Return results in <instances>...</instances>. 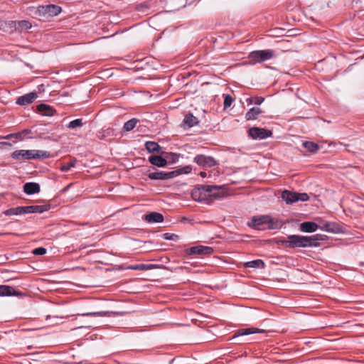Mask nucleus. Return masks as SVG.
<instances>
[{
	"label": "nucleus",
	"mask_w": 364,
	"mask_h": 364,
	"mask_svg": "<svg viewBox=\"0 0 364 364\" xmlns=\"http://www.w3.org/2000/svg\"><path fill=\"white\" fill-rule=\"evenodd\" d=\"M11 156L12 159L18 161L32 159L36 160L41 159H47L50 156V154L46 151L42 150L21 149L14 151V152H12Z\"/></svg>",
	"instance_id": "1"
},
{
	"label": "nucleus",
	"mask_w": 364,
	"mask_h": 364,
	"mask_svg": "<svg viewBox=\"0 0 364 364\" xmlns=\"http://www.w3.org/2000/svg\"><path fill=\"white\" fill-rule=\"evenodd\" d=\"M218 187L215 186L203 185L194 188L191 192V197L196 201H205L208 197L214 196V193H212L214 190H218Z\"/></svg>",
	"instance_id": "2"
},
{
	"label": "nucleus",
	"mask_w": 364,
	"mask_h": 364,
	"mask_svg": "<svg viewBox=\"0 0 364 364\" xmlns=\"http://www.w3.org/2000/svg\"><path fill=\"white\" fill-rule=\"evenodd\" d=\"M279 243L289 248L308 247L307 236L291 235L287 240H282Z\"/></svg>",
	"instance_id": "3"
},
{
	"label": "nucleus",
	"mask_w": 364,
	"mask_h": 364,
	"mask_svg": "<svg viewBox=\"0 0 364 364\" xmlns=\"http://www.w3.org/2000/svg\"><path fill=\"white\" fill-rule=\"evenodd\" d=\"M281 197L287 204H292L297 201L305 202L309 199V196L306 193H296L288 190H284L282 193Z\"/></svg>",
	"instance_id": "4"
},
{
	"label": "nucleus",
	"mask_w": 364,
	"mask_h": 364,
	"mask_svg": "<svg viewBox=\"0 0 364 364\" xmlns=\"http://www.w3.org/2000/svg\"><path fill=\"white\" fill-rule=\"evenodd\" d=\"M274 57V51L272 50H259L251 52L249 54V59L255 63H262Z\"/></svg>",
	"instance_id": "5"
},
{
	"label": "nucleus",
	"mask_w": 364,
	"mask_h": 364,
	"mask_svg": "<svg viewBox=\"0 0 364 364\" xmlns=\"http://www.w3.org/2000/svg\"><path fill=\"white\" fill-rule=\"evenodd\" d=\"M266 224L268 225L269 229L274 228L272 220L269 215L255 216L247 223L249 227L257 230H259L260 226Z\"/></svg>",
	"instance_id": "6"
},
{
	"label": "nucleus",
	"mask_w": 364,
	"mask_h": 364,
	"mask_svg": "<svg viewBox=\"0 0 364 364\" xmlns=\"http://www.w3.org/2000/svg\"><path fill=\"white\" fill-rule=\"evenodd\" d=\"M272 134V131L264 128L252 127L248 130V136L253 139H264Z\"/></svg>",
	"instance_id": "7"
},
{
	"label": "nucleus",
	"mask_w": 364,
	"mask_h": 364,
	"mask_svg": "<svg viewBox=\"0 0 364 364\" xmlns=\"http://www.w3.org/2000/svg\"><path fill=\"white\" fill-rule=\"evenodd\" d=\"M38 11L43 16L48 15L49 16H55L61 12L62 9L60 6L55 4H48L46 6H40L38 8Z\"/></svg>",
	"instance_id": "8"
},
{
	"label": "nucleus",
	"mask_w": 364,
	"mask_h": 364,
	"mask_svg": "<svg viewBox=\"0 0 364 364\" xmlns=\"http://www.w3.org/2000/svg\"><path fill=\"white\" fill-rule=\"evenodd\" d=\"M193 161L202 167H213L218 164L214 158L203 154L196 156Z\"/></svg>",
	"instance_id": "9"
},
{
	"label": "nucleus",
	"mask_w": 364,
	"mask_h": 364,
	"mask_svg": "<svg viewBox=\"0 0 364 364\" xmlns=\"http://www.w3.org/2000/svg\"><path fill=\"white\" fill-rule=\"evenodd\" d=\"M213 252V249L211 247L203 246V245H197L194 247H191L187 249L186 252L189 255H210Z\"/></svg>",
	"instance_id": "10"
},
{
	"label": "nucleus",
	"mask_w": 364,
	"mask_h": 364,
	"mask_svg": "<svg viewBox=\"0 0 364 364\" xmlns=\"http://www.w3.org/2000/svg\"><path fill=\"white\" fill-rule=\"evenodd\" d=\"M177 171H173L169 172H164L161 171H157L151 172L148 174V177L151 180H166L173 178L178 175Z\"/></svg>",
	"instance_id": "11"
},
{
	"label": "nucleus",
	"mask_w": 364,
	"mask_h": 364,
	"mask_svg": "<svg viewBox=\"0 0 364 364\" xmlns=\"http://www.w3.org/2000/svg\"><path fill=\"white\" fill-rule=\"evenodd\" d=\"M37 97L38 95L36 92H31L18 97L16 99V103L18 105H27L32 103L37 98Z\"/></svg>",
	"instance_id": "12"
},
{
	"label": "nucleus",
	"mask_w": 364,
	"mask_h": 364,
	"mask_svg": "<svg viewBox=\"0 0 364 364\" xmlns=\"http://www.w3.org/2000/svg\"><path fill=\"white\" fill-rule=\"evenodd\" d=\"M50 209L49 205H35L23 206L24 214L27 213H42Z\"/></svg>",
	"instance_id": "13"
},
{
	"label": "nucleus",
	"mask_w": 364,
	"mask_h": 364,
	"mask_svg": "<svg viewBox=\"0 0 364 364\" xmlns=\"http://www.w3.org/2000/svg\"><path fill=\"white\" fill-rule=\"evenodd\" d=\"M23 293L16 290L13 287L8 285H0V296H21Z\"/></svg>",
	"instance_id": "14"
},
{
	"label": "nucleus",
	"mask_w": 364,
	"mask_h": 364,
	"mask_svg": "<svg viewBox=\"0 0 364 364\" xmlns=\"http://www.w3.org/2000/svg\"><path fill=\"white\" fill-rule=\"evenodd\" d=\"M144 220L149 223H160L164 221V215L157 212H151L144 215Z\"/></svg>",
	"instance_id": "15"
},
{
	"label": "nucleus",
	"mask_w": 364,
	"mask_h": 364,
	"mask_svg": "<svg viewBox=\"0 0 364 364\" xmlns=\"http://www.w3.org/2000/svg\"><path fill=\"white\" fill-rule=\"evenodd\" d=\"M326 236L321 234H316L311 236H307V245L309 247H318L320 242L324 240Z\"/></svg>",
	"instance_id": "16"
},
{
	"label": "nucleus",
	"mask_w": 364,
	"mask_h": 364,
	"mask_svg": "<svg viewBox=\"0 0 364 364\" xmlns=\"http://www.w3.org/2000/svg\"><path fill=\"white\" fill-rule=\"evenodd\" d=\"M40 186L37 183L28 182L24 184L23 191L28 195H33L40 192Z\"/></svg>",
	"instance_id": "17"
},
{
	"label": "nucleus",
	"mask_w": 364,
	"mask_h": 364,
	"mask_svg": "<svg viewBox=\"0 0 364 364\" xmlns=\"http://www.w3.org/2000/svg\"><path fill=\"white\" fill-rule=\"evenodd\" d=\"M319 228L314 222H304L300 224V230L304 232H314Z\"/></svg>",
	"instance_id": "18"
},
{
	"label": "nucleus",
	"mask_w": 364,
	"mask_h": 364,
	"mask_svg": "<svg viewBox=\"0 0 364 364\" xmlns=\"http://www.w3.org/2000/svg\"><path fill=\"white\" fill-rule=\"evenodd\" d=\"M264 332V330L257 328H242L237 331V332L235 334V336L232 337V338H235L237 336H246L250 335L252 333H263Z\"/></svg>",
	"instance_id": "19"
},
{
	"label": "nucleus",
	"mask_w": 364,
	"mask_h": 364,
	"mask_svg": "<svg viewBox=\"0 0 364 364\" xmlns=\"http://www.w3.org/2000/svg\"><path fill=\"white\" fill-rule=\"evenodd\" d=\"M262 113V109L259 107H255L251 108L246 114H245V119L247 121H251L257 119L260 114Z\"/></svg>",
	"instance_id": "20"
},
{
	"label": "nucleus",
	"mask_w": 364,
	"mask_h": 364,
	"mask_svg": "<svg viewBox=\"0 0 364 364\" xmlns=\"http://www.w3.org/2000/svg\"><path fill=\"white\" fill-rule=\"evenodd\" d=\"M149 161L158 167H164L167 165V161L161 156H151L149 157Z\"/></svg>",
	"instance_id": "21"
},
{
	"label": "nucleus",
	"mask_w": 364,
	"mask_h": 364,
	"mask_svg": "<svg viewBox=\"0 0 364 364\" xmlns=\"http://www.w3.org/2000/svg\"><path fill=\"white\" fill-rule=\"evenodd\" d=\"M183 125L188 128L193 127L198 124L197 117L189 113L185 115L183 121Z\"/></svg>",
	"instance_id": "22"
},
{
	"label": "nucleus",
	"mask_w": 364,
	"mask_h": 364,
	"mask_svg": "<svg viewBox=\"0 0 364 364\" xmlns=\"http://www.w3.org/2000/svg\"><path fill=\"white\" fill-rule=\"evenodd\" d=\"M158 265L154 264H138L130 265L129 269L132 270L146 271L156 269Z\"/></svg>",
	"instance_id": "23"
},
{
	"label": "nucleus",
	"mask_w": 364,
	"mask_h": 364,
	"mask_svg": "<svg viewBox=\"0 0 364 364\" xmlns=\"http://www.w3.org/2000/svg\"><path fill=\"white\" fill-rule=\"evenodd\" d=\"M37 110L45 116H53L54 109L48 105L40 104L37 106Z\"/></svg>",
	"instance_id": "24"
},
{
	"label": "nucleus",
	"mask_w": 364,
	"mask_h": 364,
	"mask_svg": "<svg viewBox=\"0 0 364 364\" xmlns=\"http://www.w3.org/2000/svg\"><path fill=\"white\" fill-rule=\"evenodd\" d=\"M6 216L19 215L24 214L23 206H18L7 209L3 212Z\"/></svg>",
	"instance_id": "25"
},
{
	"label": "nucleus",
	"mask_w": 364,
	"mask_h": 364,
	"mask_svg": "<svg viewBox=\"0 0 364 364\" xmlns=\"http://www.w3.org/2000/svg\"><path fill=\"white\" fill-rule=\"evenodd\" d=\"M145 148L149 153H159L161 150V146L155 141H146L145 143Z\"/></svg>",
	"instance_id": "26"
},
{
	"label": "nucleus",
	"mask_w": 364,
	"mask_h": 364,
	"mask_svg": "<svg viewBox=\"0 0 364 364\" xmlns=\"http://www.w3.org/2000/svg\"><path fill=\"white\" fill-rule=\"evenodd\" d=\"M245 265L246 267L250 268H264L265 264L262 259H255L246 262Z\"/></svg>",
	"instance_id": "27"
},
{
	"label": "nucleus",
	"mask_w": 364,
	"mask_h": 364,
	"mask_svg": "<svg viewBox=\"0 0 364 364\" xmlns=\"http://www.w3.org/2000/svg\"><path fill=\"white\" fill-rule=\"evenodd\" d=\"M138 122H139V119H137L136 118H132V119H129V121L126 122L124 124L123 129L126 132L132 131L136 127Z\"/></svg>",
	"instance_id": "28"
},
{
	"label": "nucleus",
	"mask_w": 364,
	"mask_h": 364,
	"mask_svg": "<svg viewBox=\"0 0 364 364\" xmlns=\"http://www.w3.org/2000/svg\"><path fill=\"white\" fill-rule=\"evenodd\" d=\"M304 147L311 153H316L319 149V146L312 141H305L303 143Z\"/></svg>",
	"instance_id": "29"
},
{
	"label": "nucleus",
	"mask_w": 364,
	"mask_h": 364,
	"mask_svg": "<svg viewBox=\"0 0 364 364\" xmlns=\"http://www.w3.org/2000/svg\"><path fill=\"white\" fill-rule=\"evenodd\" d=\"M76 165V160L73 159L71 160L70 162L68 163H63L61 164V166L60 168V171L63 172H67L71 168L75 167Z\"/></svg>",
	"instance_id": "30"
},
{
	"label": "nucleus",
	"mask_w": 364,
	"mask_h": 364,
	"mask_svg": "<svg viewBox=\"0 0 364 364\" xmlns=\"http://www.w3.org/2000/svg\"><path fill=\"white\" fill-rule=\"evenodd\" d=\"M83 125L82 119H76L73 121H71L68 127L69 129H75L76 127H80Z\"/></svg>",
	"instance_id": "31"
},
{
	"label": "nucleus",
	"mask_w": 364,
	"mask_h": 364,
	"mask_svg": "<svg viewBox=\"0 0 364 364\" xmlns=\"http://www.w3.org/2000/svg\"><path fill=\"white\" fill-rule=\"evenodd\" d=\"M223 95L225 97L224 98V107L227 108V107H230V105H232V103L234 100L232 97L229 94Z\"/></svg>",
	"instance_id": "32"
},
{
	"label": "nucleus",
	"mask_w": 364,
	"mask_h": 364,
	"mask_svg": "<svg viewBox=\"0 0 364 364\" xmlns=\"http://www.w3.org/2000/svg\"><path fill=\"white\" fill-rule=\"evenodd\" d=\"M163 238L166 240H177L178 236L173 233L166 232L163 235Z\"/></svg>",
	"instance_id": "33"
},
{
	"label": "nucleus",
	"mask_w": 364,
	"mask_h": 364,
	"mask_svg": "<svg viewBox=\"0 0 364 364\" xmlns=\"http://www.w3.org/2000/svg\"><path fill=\"white\" fill-rule=\"evenodd\" d=\"M107 311H95V312H88L84 313L81 315L83 316H105L107 314Z\"/></svg>",
	"instance_id": "34"
},
{
	"label": "nucleus",
	"mask_w": 364,
	"mask_h": 364,
	"mask_svg": "<svg viewBox=\"0 0 364 364\" xmlns=\"http://www.w3.org/2000/svg\"><path fill=\"white\" fill-rule=\"evenodd\" d=\"M46 252V249L42 247L36 248L33 250V253L36 255H43Z\"/></svg>",
	"instance_id": "35"
},
{
	"label": "nucleus",
	"mask_w": 364,
	"mask_h": 364,
	"mask_svg": "<svg viewBox=\"0 0 364 364\" xmlns=\"http://www.w3.org/2000/svg\"><path fill=\"white\" fill-rule=\"evenodd\" d=\"M19 27L24 28V29H28L31 28V23L28 21H21L18 22Z\"/></svg>",
	"instance_id": "36"
},
{
	"label": "nucleus",
	"mask_w": 364,
	"mask_h": 364,
	"mask_svg": "<svg viewBox=\"0 0 364 364\" xmlns=\"http://www.w3.org/2000/svg\"><path fill=\"white\" fill-rule=\"evenodd\" d=\"M264 100V98L261 96H255L253 97V102L255 105H261Z\"/></svg>",
	"instance_id": "37"
},
{
	"label": "nucleus",
	"mask_w": 364,
	"mask_h": 364,
	"mask_svg": "<svg viewBox=\"0 0 364 364\" xmlns=\"http://www.w3.org/2000/svg\"><path fill=\"white\" fill-rule=\"evenodd\" d=\"M248 106L254 104L253 102V97H247L246 100H245Z\"/></svg>",
	"instance_id": "38"
},
{
	"label": "nucleus",
	"mask_w": 364,
	"mask_h": 364,
	"mask_svg": "<svg viewBox=\"0 0 364 364\" xmlns=\"http://www.w3.org/2000/svg\"><path fill=\"white\" fill-rule=\"evenodd\" d=\"M183 173H188L191 172V168L189 166H185L184 168H183Z\"/></svg>",
	"instance_id": "39"
},
{
	"label": "nucleus",
	"mask_w": 364,
	"mask_h": 364,
	"mask_svg": "<svg viewBox=\"0 0 364 364\" xmlns=\"http://www.w3.org/2000/svg\"><path fill=\"white\" fill-rule=\"evenodd\" d=\"M328 226H329V224L328 223H326L325 225V226L323 228H321V230H326V231H329V228H328Z\"/></svg>",
	"instance_id": "40"
},
{
	"label": "nucleus",
	"mask_w": 364,
	"mask_h": 364,
	"mask_svg": "<svg viewBox=\"0 0 364 364\" xmlns=\"http://www.w3.org/2000/svg\"><path fill=\"white\" fill-rule=\"evenodd\" d=\"M200 176L202 178H205V177H206L207 173H206V172H205V171H201V172L200 173Z\"/></svg>",
	"instance_id": "41"
}]
</instances>
